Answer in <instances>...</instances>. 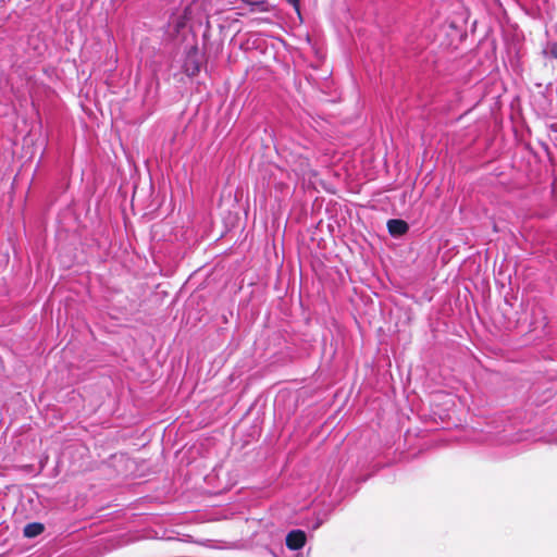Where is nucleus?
I'll use <instances>...</instances> for the list:
<instances>
[{
	"label": "nucleus",
	"instance_id": "3",
	"mask_svg": "<svg viewBox=\"0 0 557 557\" xmlns=\"http://www.w3.org/2000/svg\"><path fill=\"white\" fill-rule=\"evenodd\" d=\"M387 228L392 236H401L408 232V224L404 220L392 219L387 222Z\"/></svg>",
	"mask_w": 557,
	"mask_h": 557
},
{
	"label": "nucleus",
	"instance_id": "5",
	"mask_svg": "<svg viewBox=\"0 0 557 557\" xmlns=\"http://www.w3.org/2000/svg\"><path fill=\"white\" fill-rule=\"evenodd\" d=\"M44 524H26L24 528V535L26 537H35L44 532Z\"/></svg>",
	"mask_w": 557,
	"mask_h": 557
},
{
	"label": "nucleus",
	"instance_id": "4",
	"mask_svg": "<svg viewBox=\"0 0 557 557\" xmlns=\"http://www.w3.org/2000/svg\"><path fill=\"white\" fill-rule=\"evenodd\" d=\"M187 24L186 15L172 16L169 26L173 34L178 35Z\"/></svg>",
	"mask_w": 557,
	"mask_h": 557
},
{
	"label": "nucleus",
	"instance_id": "1",
	"mask_svg": "<svg viewBox=\"0 0 557 557\" xmlns=\"http://www.w3.org/2000/svg\"><path fill=\"white\" fill-rule=\"evenodd\" d=\"M202 54L200 53L197 46H191L185 53L183 62V72L189 76H196L201 69Z\"/></svg>",
	"mask_w": 557,
	"mask_h": 557
},
{
	"label": "nucleus",
	"instance_id": "2",
	"mask_svg": "<svg viewBox=\"0 0 557 557\" xmlns=\"http://www.w3.org/2000/svg\"><path fill=\"white\" fill-rule=\"evenodd\" d=\"M307 541V535L302 530L290 531L285 539L286 546L292 550H297L304 547Z\"/></svg>",
	"mask_w": 557,
	"mask_h": 557
},
{
	"label": "nucleus",
	"instance_id": "6",
	"mask_svg": "<svg viewBox=\"0 0 557 557\" xmlns=\"http://www.w3.org/2000/svg\"><path fill=\"white\" fill-rule=\"evenodd\" d=\"M289 3L298 15H300V1L299 0H286Z\"/></svg>",
	"mask_w": 557,
	"mask_h": 557
},
{
	"label": "nucleus",
	"instance_id": "7",
	"mask_svg": "<svg viewBox=\"0 0 557 557\" xmlns=\"http://www.w3.org/2000/svg\"><path fill=\"white\" fill-rule=\"evenodd\" d=\"M317 523L323 522V518L318 517L315 520Z\"/></svg>",
	"mask_w": 557,
	"mask_h": 557
}]
</instances>
